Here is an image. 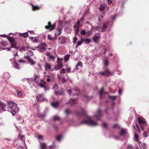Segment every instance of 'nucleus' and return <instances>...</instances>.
<instances>
[{
	"label": "nucleus",
	"mask_w": 149,
	"mask_h": 149,
	"mask_svg": "<svg viewBox=\"0 0 149 149\" xmlns=\"http://www.w3.org/2000/svg\"><path fill=\"white\" fill-rule=\"evenodd\" d=\"M0 107L1 108V109L0 111V112L1 111H6V104L5 103L1 101H0Z\"/></svg>",
	"instance_id": "nucleus-12"
},
{
	"label": "nucleus",
	"mask_w": 149,
	"mask_h": 149,
	"mask_svg": "<svg viewBox=\"0 0 149 149\" xmlns=\"http://www.w3.org/2000/svg\"><path fill=\"white\" fill-rule=\"evenodd\" d=\"M27 55L29 56V57L32 56L34 54L33 52L31 50L29 51L27 53Z\"/></svg>",
	"instance_id": "nucleus-32"
},
{
	"label": "nucleus",
	"mask_w": 149,
	"mask_h": 149,
	"mask_svg": "<svg viewBox=\"0 0 149 149\" xmlns=\"http://www.w3.org/2000/svg\"><path fill=\"white\" fill-rule=\"evenodd\" d=\"M126 133V132L125 130L121 129V132H120V136H122L125 134Z\"/></svg>",
	"instance_id": "nucleus-36"
},
{
	"label": "nucleus",
	"mask_w": 149,
	"mask_h": 149,
	"mask_svg": "<svg viewBox=\"0 0 149 149\" xmlns=\"http://www.w3.org/2000/svg\"><path fill=\"white\" fill-rule=\"evenodd\" d=\"M66 71L68 72H71V68L70 67H68L66 68Z\"/></svg>",
	"instance_id": "nucleus-62"
},
{
	"label": "nucleus",
	"mask_w": 149,
	"mask_h": 149,
	"mask_svg": "<svg viewBox=\"0 0 149 149\" xmlns=\"http://www.w3.org/2000/svg\"><path fill=\"white\" fill-rule=\"evenodd\" d=\"M136 127L137 128V131H138V132L140 133V128H139L138 125V124L137 123H136Z\"/></svg>",
	"instance_id": "nucleus-55"
},
{
	"label": "nucleus",
	"mask_w": 149,
	"mask_h": 149,
	"mask_svg": "<svg viewBox=\"0 0 149 149\" xmlns=\"http://www.w3.org/2000/svg\"><path fill=\"white\" fill-rule=\"evenodd\" d=\"M19 35L20 36L24 38H26L29 36L28 32H26L24 33H20L19 34Z\"/></svg>",
	"instance_id": "nucleus-21"
},
{
	"label": "nucleus",
	"mask_w": 149,
	"mask_h": 149,
	"mask_svg": "<svg viewBox=\"0 0 149 149\" xmlns=\"http://www.w3.org/2000/svg\"><path fill=\"white\" fill-rule=\"evenodd\" d=\"M56 26V24L54 23L52 25L51 22H48V25L45 26V27L46 29L49 30V31L53 30Z\"/></svg>",
	"instance_id": "nucleus-6"
},
{
	"label": "nucleus",
	"mask_w": 149,
	"mask_h": 149,
	"mask_svg": "<svg viewBox=\"0 0 149 149\" xmlns=\"http://www.w3.org/2000/svg\"><path fill=\"white\" fill-rule=\"evenodd\" d=\"M83 41L82 40L80 41H78L76 45V48L77 47L81 45Z\"/></svg>",
	"instance_id": "nucleus-35"
},
{
	"label": "nucleus",
	"mask_w": 149,
	"mask_h": 149,
	"mask_svg": "<svg viewBox=\"0 0 149 149\" xmlns=\"http://www.w3.org/2000/svg\"><path fill=\"white\" fill-rule=\"evenodd\" d=\"M15 65L14 66V67L16 69H19V65L16 62H15Z\"/></svg>",
	"instance_id": "nucleus-48"
},
{
	"label": "nucleus",
	"mask_w": 149,
	"mask_h": 149,
	"mask_svg": "<svg viewBox=\"0 0 149 149\" xmlns=\"http://www.w3.org/2000/svg\"><path fill=\"white\" fill-rule=\"evenodd\" d=\"M70 56V54H67L65 56L64 61L65 62H67L69 59Z\"/></svg>",
	"instance_id": "nucleus-31"
},
{
	"label": "nucleus",
	"mask_w": 149,
	"mask_h": 149,
	"mask_svg": "<svg viewBox=\"0 0 149 149\" xmlns=\"http://www.w3.org/2000/svg\"><path fill=\"white\" fill-rule=\"evenodd\" d=\"M109 22H107L103 24L102 27L101 29V32H103L105 31V29L107 28V26L109 25Z\"/></svg>",
	"instance_id": "nucleus-13"
},
{
	"label": "nucleus",
	"mask_w": 149,
	"mask_h": 149,
	"mask_svg": "<svg viewBox=\"0 0 149 149\" xmlns=\"http://www.w3.org/2000/svg\"><path fill=\"white\" fill-rule=\"evenodd\" d=\"M45 69L46 70H50L51 69V64L48 63H46L45 64Z\"/></svg>",
	"instance_id": "nucleus-20"
},
{
	"label": "nucleus",
	"mask_w": 149,
	"mask_h": 149,
	"mask_svg": "<svg viewBox=\"0 0 149 149\" xmlns=\"http://www.w3.org/2000/svg\"><path fill=\"white\" fill-rule=\"evenodd\" d=\"M7 38L8 39L9 41L10 42V43L11 42H13L15 41L14 38L13 37L8 36L7 37Z\"/></svg>",
	"instance_id": "nucleus-27"
},
{
	"label": "nucleus",
	"mask_w": 149,
	"mask_h": 149,
	"mask_svg": "<svg viewBox=\"0 0 149 149\" xmlns=\"http://www.w3.org/2000/svg\"><path fill=\"white\" fill-rule=\"evenodd\" d=\"M91 31H88L87 32H86V34L87 36H89L91 34Z\"/></svg>",
	"instance_id": "nucleus-51"
},
{
	"label": "nucleus",
	"mask_w": 149,
	"mask_h": 149,
	"mask_svg": "<svg viewBox=\"0 0 149 149\" xmlns=\"http://www.w3.org/2000/svg\"><path fill=\"white\" fill-rule=\"evenodd\" d=\"M65 113L67 115H68L70 113V111L68 109H66L65 111Z\"/></svg>",
	"instance_id": "nucleus-52"
},
{
	"label": "nucleus",
	"mask_w": 149,
	"mask_h": 149,
	"mask_svg": "<svg viewBox=\"0 0 149 149\" xmlns=\"http://www.w3.org/2000/svg\"><path fill=\"white\" fill-rule=\"evenodd\" d=\"M109 98L110 99L112 100H115L116 99V96H110L109 97Z\"/></svg>",
	"instance_id": "nucleus-43"
},
{
	"label": "nucleus",
	"mask_w": 149,
	"mask_h": 149,
	"mask_svg": "<svg viewBox=\"0 0 149 149\" xmlns=\"http://www.w3.org/2000/svg\"><path fill=\"white\" fill-rule=\"evenodd\" d=\"M29 61L31 65H33L35 63V62L33 61V60L31 58H30V59H29Z\"/></svg>",
	"instance_id": "nucleus-37"
},
{
	"label": "nucleus",
	"mask_w": 149,
	"mask_h": 149,
	"mask_svg": "<svg viewBox=\"0 0 149 149\" xmlns=\"http://www.w3.org/2000/svg\"><path fill=\"white\" fill-rule=\"evenodd\" d=\"M40 146L41 149H46L47 145L45 143H42L40 144Z\"/></svg>",
	"instance_id": "nucleus-23"
},
{
	"label": "nucleus",
	"mask_w": 149,
	"mask_h": 149,
	"mask_svg": "<svg viewBox=\"0 0 149 149\" xmlns=\"http://www.w3.org/2000/svg\"><path fill=\"white\" fill-rule=\"evenodd\" d=\"M60 118L57 116H54V121L58 120H60Z\"/></svg>",
	"instance_id": "nucleus-42"
},
{
	"label": "nucleus",
	"mask_w": 149,
	"mask_h": 149,
	"mask_svg": "<svg viewBox=\"0 0 149 149\" xmlns=\"http://www.w3.org/2000/svg\"><path fill=\"white\" fill-rule=\"evenodd\" d=\"M8 110L11 112L13 115L15 114L18 111V109L16 104L13 102H8Z\"/></svg>",
	"instance_id": "nucleus-2"
},
{
	"label": "nucleus",
	"mask_w": 149,
	"mask_h": 149,
	"mask_svg": "<svg viewBox=\"0 0 149 149\" xmlns=\"http://www.w3.org/2000/svg\"><path fill=\"white\" fill-rule=\"evenodd\" d=\"M59 102L58 101L52 103V105L54 108H57L59 106Z\"/></svg>",
	"instance_id": "nucleus-18"
},
{
	"label": "nucleus",
	"mask_w": 149,
	"mask_h": 149,
	"mask_svg": "<svg viewBox=\"0 0 149 149\" xmlns=\"http://www.w3.org/2000/svg\"><path fill=\"white\" fill-rule=\"evenodd\" d=\"M83 42H85L86 44H88L91 41L90 39L89 38H83L82 39Z\"/></svg>",
	"instance_id": "nucleus-24"
},
{
	"label": "nucleus",
	"mask_w": 149,
	"mask_h": 149,
	"mask_svg": "<svg viewBox=\"0 0 149 149\" xmlns=\"http://www.w3.org/2000/svg\"><path fill=\"white\" fill-rule=\"evenodd\" d=\"M67 92L68 93H69L70 95H71V93H72L74 95V93L73 92H75L76 94H77L78 91L77 89H72L67 90Z\"/></svg>",
	"instance_id": "nucleus-15"
},
{
	"label": "nucleus",
	"mask_w": 149,
	"mask_h": 149,
	"mask_svg": "<svg viewBox=\"0 0 149 149\" xmlns=\"http://www.w3.org/2000/svg\"><path fill=\"white\" fill-rule=\"evenodd\" d=\"M36 98L38 101L42 102L45 99L44 95L43 94H39L36 96Z\"/></svg>",
	"instance_id": "nucleus-10"
},
{
	"label": "nucleus",
	"mask_w": 149,
	"mask_h": 149,
	"mask_svg": "<svg viewBox=\"0 0 149 149\" xmlns=\"http://www.w3.org/2000/svg\"><path fill=\"white\" fill-rule=\"evenodd\" d=\"M10 48H13L15 49L17 48L16 42L15 41L13 42L10 43Z\"/></svg>",
	"instance_id": "nucleus-19"
},
{
	"label": "nucleus",
	"mask_w": 149,
	"mask_h": 149,
	"mask_svg": "<svg viewBox=\"0 0 149 149\" xmlns=\"http://www.w3.org/2000/svg\"><path fill=\"white\" fill-rule=\"evenodd\" d=\"M127 149H133L134 148L131 145H128L127 146Z\"/></svg>",
	"instance_id": "nucleus-49"
},
{
	"label": "nucleus",
	"mask_w": 149,
	"mask_h": 149,
	"mask_svg": "<svg viewBox=\"0 0 149 149\" xmlns=\"http://www.w3.org/2000/svg\"><path fill=\"white\" fill-rule=\"evenodd\" d=\"M77 40V38L76 36H75L73 38V43L74 44L76 42V41Z\"/></svg>",
	"instance_id": "nucleus-54"
},
{
	"label": "nucleus",
	"mask_w": 149,
	"mask_h": 149,
	"mask_svg": "<svg viewBox=\"0 0 149 149\" xmlns=\"http://www.w3.org/2000/svg\"><path fill=\"white\" fill-rule=\"evenodd\" d=\"M100 35L99 33H95L93 35V36L92 38V40L95 42L97 43L98 40L100 39Z\"/></svg>",
	"instance_id": "nucleus-9"
},
{
	"label": "nucleus",
	"mask_w": 149,
	"mask_h": 149,
	"mask_svg": "<svg viewBox=\"0 0 149 149\" xmlns=\"http://www.w3.org/2000/svg\"><path fill=\"white\" fill-rule=\"evenodd\" d=\"M60 73L61 74H63L65 73V70L64 69H62L60 71Z\"/></svg>",
	"instance_id": "nucleus-47"
},
{
	"label": "nucleus",
	"mask_w": 149,
	"mask_h": 149,
	"mask_svg": "<svg viewBox=\"0 0 149 149\" xmlns=\"http://www.w3.org/2000/svg\"><path fill=\"white\" fill-rule=\"evenodd\" d=\"M29 38L31 39L33 42L37 43L38 42V40L36 38H33V37H29Z\"/></svg>",
	"instance_id": "nucleus-29"
},
{
	"label": "nucleus",
	"mask_w": 149,
	"mask_h": 149,
	"mask_svg": "<svg viewBox=\"0 0 149 149\" xmlns=\"http://www.w3.org/2000/svg\"><path fill=\"white\" fill-rule=\"evenodd\" d=\"M37 48L38 49V50L39 52H42L46 49V45L45 43H42L37 47Z\"/></svg>",
	"instance_id": "nucleus-7"
},
{
	"label": "nucleus",
	"mask_w": 149,
	"mask_h": 149,
	"mask_svg": "<svg viewBox=\"0 0 149 149\" xmlns=\"http://www.w3.org/2000/svg\"><path fill=\"white\" fill-rule=\"evenodd\" d=\"M58 86L57 84H56L54 85V87H53V88L54 89H58Z\"/></svg>",
	"instance_id": "nucleus-59"
},
{
	"label": "nucleus",
	"mask_w": 149,
	"mask_h": 149,
	"mask_svg": "<svg viewBox=\"0 0 149 149\" xmlns=\"http://www.w3.org/2000/svg\"><path fill=\"white\" fill-rule=\"evenodd\" d=\"M49 149H55V146H49Z\"/></svg>",
	"instance_id": "nucleus-61"
},
{
	"label": "nucleus",
	"mask_w": 149,
	"mask_h": 149,
	"mask_svg": "<svg viewBox=\"0 0 149 149\" xmlns=\"http://www.w3.org/2000/svg\"><path fill=\"white\" fill-rule=\"evenodd\" d=\"M6 44V41H2L0 42V44L1 45L3 46H5Z\"/></svg>",
	"instance_id": "nucleus-40"
},
{
	"label": "nucleus",
	"mask_w": 149,
	"mask_h": 149,
	"mask_svg": "<svg viewBox=\"0 0 149 149\" xmlns=\"http://www.w3.org/2000/svg\"><path fill=\"white\" fill-rule=\"evenodd\" d=\"M77 114L80 117H84L85 116L86 118H89L88 120H83L79 123L80 125L83 123H86L92 126H95L97 125V123L91 119V117L87 115L86 112L84 110H82L81 112L78 113Z\"/></svg>",
	"instance_id": "nucleus-1"
},
{
	"label": "nucleus",
	"mask_w": 149,
	"mask_h": 149,
	"mask_svg": "<svg viewBox=\"0 0 149 149\" xmlns=\"http://www.w3.org/2000/svg\"><path fill=\"white\" fill-rule=\"evenodd\" d=\"M138 119L139 123L141 125V128L142 130H143L144 127L147 126L146 123L143 118L138 117Z\"/></svg>",
	"instance_id": "nucleus-4"
},
{
	"label": "nucleus",
	"mask_w": 149,
	"mask_h": 149,
	"mask_svg": "<svg viewBox=\"0 0 149 149\" xmlns=\"http://www.w3.org/2000/svg\"><path fill=\"white\" fill-rule=\"evenodd\" d=\"M79 66H80L81 68L83 66V63L81 61H79L77 63L76 66V68L77 70H79Z\"/></svg>",
	"instance_id": "nucleus-16"
},
{
	"label": "nucleus",
	"mask_w": 149,
	"mask_h": 149,
	"mask_svg": "<svg viewBox=\"0 0 149 149\" xmlns=\"http://www.w3.org/2000/svg\"><path fill=\"white\" fill-rule=\"evenodd\" d=\"M62 59L59 58H58L57 60V64L56 66H55L54 69L55 70H60L61 68H62L63 66L62 64Z\"/></svg>",
	"instance_id": "nucleus-3"
},
{
	"label": "nucleus",
	"mask_w": 149,
	"mask_h": 149,
	"mask_svg": "<svg viewBox=\"0 0 149 149\" xmlns=\"http://www.w3.org/2000/svg\"><path fill=\"white\" fill-rule=\"evenodd\" d=\"M134 137H135V139H136V140L138 141V137H139L138 134H135L134 135Z\"/></svg>",
	"instance_id": "nucleus-64"
},
{
	"label": "nucleus",
	"mask_w": 149,
	"mask_h": 149,
	"mask_svg": "<svg viewBox=\"0 0 149 149\" xmlns=\"http://www.w3.org/2000/svg\"><path fill=\"white\" fill-rule=\"evenodd\" d=\"M59 40L61 44L64 43L65 42V39L63 37L59 38Z\"/></svg>",
	"instance_id": "nucleus-26"
},
{
	"label": "nucleus",
	"mask_w": 149,
	"mask_h": 149,
	"mask_svg": "<svg viewBox=\"0 0 149 149\" xmlns=\"http://www.w3.org/2000/svg\"><path fill=\"white\" fill-rule=\"evenodd\" d=\"M102 116L103 114L100 109H98L97 112L94 114V116L96 117L99 120H100V118Z\"/></svg>",
	"instance_id": "nucleus-8"
},
{
	"label": "nucleus",
	"mask_w": 149,
	"mask_h": 149,
	"mask_svg": "<svg viewBox=\"0 0 149 149\" xmlns=\"http://www.w3.org/2000/svg\"><path fill=\"white\" fill-rule=\"evenodd\" d=\"M104 10H99L100 13V15L98 17V20L100 22L103 19V17L105 15V12L104 11Z\"/></svg>",
	"instance_id": "nucleus-11"
},
{
	"label": "nucleus",
	"mask_w": 149,
	"mask_h": 149,
	"mask_svg": "<svg viewBox=\"0 0 149 149\" xmlns=\"http://www.w3.org/2000/svg\"><path fill=\"white\" fill-rule=\"evenodd\" d=\"M104 6L103 5H101L99 8V9H104Z\"/></svg>",
	"instance_id": "nucleus-58"
},
{
	"label": "nucleus",
	"mask_w": 149,
	"mask_h": 149,
	"mask_svg": "<svg viewBox=\"0 0 149 149\" xmlns=\"http://www.w3.org/2000/svg\"><path fill=\"white\" fill-rule=\"evenodd\" d=\"M80 24L79 21H78L77 23H76L74 25V28H79V25Z\"/></svg>",
	"instance_id": "nucleus-30"
},
{
	"label": "nucleus",
	"mask_w": 149,
	"mask_h": 149,
	"mask_svg": "<svg viewBox=\"0 0 149 149\" xmlns=\"http://www.w3.org/2000/svg\"><path fill=\"white\" fill-rule=\"evenodd\" d=\"M81 34L82 35L85 36L86 34V31L85 30L82 29L81 31Z\"/></svg>",
	"instance_id": "nucleus-41"
},
{
	"label": "nucleus",
	"mask_w": 149,
	"mask_h": 149,
	"mask_svg": "<svg viewBox=\"0 0 149 149\" xmlns=\"http://www.w3.org/2000/svg\"><path fill=\"white\" fill-rule=\"evenodd\" d=\"M61 29H58L56 32V33H55V35L56 36L60 35L61 33Z\"/></svg>",
	"instance_id": "nucleus-25"
},
{
	"label": "nucleus",
	"mask_w": 149,
	"mask_h": 149,
	"mask_svg": "<svg viewBox=\"0 0 149 149\" xmlns=\"http://www.w3.org/2000/svg\"><path fill=\"white\" fill-rule=\"evenodd\" d=\"M29 4L31 5L32 9H39L42 8L41 6H40L36 5L34 6L31 3H29Z\"/></svg>",
	"instance_id": "nucleus-17"
},
{
	"label": "nucleus",
	"mask_w": 149,
	"mask_h": 149,
	"mask_svg": "<svg viewBox=\"0 0 149 149\" xmlns=\"http://www.w3.org/2000/svg\"><path fill=\"white\" fill-rule=\"evenodd\" d=\"M143 135L145 137H147L148 136V134L147 132H145L143 133Z\"/></svg>",
	"instance_id": "nucleus-56"
},
{
	"label": "nucleus",
	"mask_w": 149,
	"mask_h": 149,
	"mask_svg": "<svg viewBox=\"0 0 149 149\" xmlns=\"http://www.w3.org/2000/svg\"><path fill=\"white\" fill-rule=\"evenodd\" d=\"M100 26H95V29L96 30H100Z\"/></svg>",
	"instance_id": "nucleus-60"
},
{
	"label": "nucleus",
	"mask_w": 149,
	"mask_h": 149,
	"mask_svg": "<svg viewBox=\"0 0 149 149\" xmlns=\"http://www.w3.org/2000/svg\"><path fill=\"white\" fill-rule=\"evenodd\" d=\"M77 102V99H72L70 100L68 102L69 104L71 105H73Z\"/></svg>",
	"instance_id": "nucleus-14"
},
{
	"label": "nucleus",
	"mask_w": 149,
	"mask_h": 149,
	"mask_svg": "<svg viewBox=\"0 0 149 149\" xmlns=\"http://www.w3.org/2000/svg\"><path fill=\"white\" fill-rule=\"evenodd\" d=\"M107 94L106 93H105L104 92L103 89V88H102L101 89V90L99 92V94L100 95V99H101V97H102V95L103 94Z\"/></svg>",
	"instance_id": "nucleus-22"
},
{
	"label": "nucleus",
	"mask_w": 149,
	"mask_h": 149,
	"mask_svg": "<svg viewBox=\"0 0 149 149\" xmlns=\"http://www.w3.org/2000/svg\"><path fill=\"white\" fill-rule=\"evenodd\" d=\"M34 81L36 83L38 82L39 79L38 76L37 74H34Z\"/></svg>",
	"instance_id": "nucleus-28"
},
{
	"label": "nucleus",
	"mask_w": 149,
	"mask_h": 149,
	"mask_svg": "<svg viewBox=\"0 0 149 149\" xmlns=\"http://www.w3.org/2000/svg\"><path fill=\"white\" fill-rule=\"evenodd\" d=\"M102 125L103 126V127H105V128H107V125L106 123H103L102 124Z\"/></svg>",
	"instance_id": "nucleus-63"
},
{
	"label": "nucleus",
	"mask_w": 149,
	"mask_h": 149,
	"mask_svg": "<svg viewBox=\"0 0 149 149\" xmlns=\"http://www.w3.org/2000/svg\"><path fill=\"white\" fill-rule=\"evenodd\" d=\"M50 59L53 60L55 58V57L53 55H50L49 57Z\"/></svg>",
	"instance_id": "nucleus-50"
},
{
	"label": "nucleus",
	"mask_w": 149,
	"mask_h": 149,
	"mask_svg": "<svg viewBox=\"0 0 149 149\" xmlns=\"http://www.w3.org/2000/svg\"><path fill=\"white\" fill-rule=\"evenodd\" d=\"M48 38L49 40H55L56 38H53L50 35H48Z\"/></svg>",
	"instance_id": "nucleus-46"
},
{
	"label": "nucleus",
	"mask_w": 149,
	"mask_h": 149,
	"mask_svg": "<svg viewBox=\"0 0 149 149\" xmlns=\"http://www.w3.org/2000/svg\"><path fill=\"white\" fill-rule=\"evenodd\" d=\"M99 73L103 76H106L107 77H109L113 75V74L108 69H105L103 72H99Z\"/></svg>",
	"instance_id": "nucleus-5"
},
{
	"label": "nucleus",
	"mask_w": 149,
	"mask_h": 149,
	"mask_svg": "<svg viewBox=\"0 0 149 149\" xmlns=\"http://www.w3.org/2000/svg\"><path fill=\"white\" fill-rule=\"evenodd\" d=\"M17 95L19 97L21 96L22 95V92L21 91H19L17 93Z\"/></svg>",
	"instance_id": "nucleus-57"
},
{
	"label": "nucleus",
	"mask_w": 149,
	"mask_h": 149,
	"mask_svg": "<svg viewBox=\"0 0 149 149\" xmlns=\"http://www.w3.org/2000/svg\"><path fill=\"white\" fill-rule=\"evenodd\" d=\"M104 64L105 66H107L109 64V61L107 59H105L104 61Z\"/></svg>",
	"instance_id": "nucleus-39"
},
{
	"label": "nucleus",
	"mask_w": 149,
	"mask_h": 149,
	"mask_svg": "<svg viewBox=\"0 0 149 149\" xmlns=\"http://www.w3.org/2000/svg\"><path fill=\"white\" fill-rule=\"evenodd\" d=\"M113 128H117L118 129H120V127L118 124H115L113 126Z\"/></svg>",
	"instance_id": "nucleus-45"
},
{
	"label": "nucleus",
	"mask_w": 149,
	"mask_h": 149,
	"mask_svg": "<svg viewBox=\"0 0 149 149\" xmlns=\"http://www.w3.org/2000/svg\"><path fill=\"white\" fill-rule=\"evenodd\" d=\"M18 137L19 139L22 141H25V138L24 136L22 135L18 136Z\"/></svg>",
	"instance_id": "nucleus-44"
},
{
	"label": "nucleus",
	"mask_w": 149,
	"mask_h": 149,
	"mask_svg": "<svg viewBox=\"0 0 149 149\" xmlns=\"http://www.w3.org/2000/svg\"><path fill=\"white\" fill-rule=\"evenodd\" d=\"M62 138V135L60 134L57 136L56 137L57 140L58 141H60Z\"/></svg>",
	"instance_id": "nucleus-33"
},
{
	"label": "nucleus",
	"mask_w": 149,
	"mask_h": 149,
	"mask_svg": "<svg viewBox=\"0 0 149 149\" xmlns=\"http://www.w3.org/2000/svg\"><path fill=\"white\" fill-rule=\"evenodd\" d=\"M63 83L64 84L66 82V80L65 77H63L61 79Z\"/></svg>",
	"instance_id": "nucleus-53"
},
{
	"label": "nucleus",
	"mask_w": 149,
	"mask_h": 149,
	"mask_svg": "<svg viewBox=\"0 0 149 149\" xmlns=\"http://www.w3.org/2000/svg\"><path fill=\"white\" fill-rule=\"evenodd\" d=\"M19 50L21 52H25L26 50V48L24 46H22Z\"/></svg>",
	"instance_id": "nucleus-34"
},
{
	"label": "nucleus",
	"mask_w": 149,
	"mask_h": 149,
	"mask_svg": "<svg viewBox=\"0 0 149 149\" xmlns=\"http://www.w3.org/2000/svg\"><path fill=\"white\" fill-rule=\"evenodd\" d=\"M39 85L40 87L44 88H45V90L46 87L45 84H43L42 83H40L39 84Z\"/></svg>",
	"instance_id": "nucleus-38"
}]
</instances>
